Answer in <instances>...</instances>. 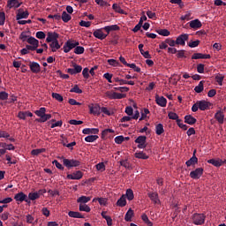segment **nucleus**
<instances>
[{"label":"nucleus","instance_id":"1","mask_svg":"<svg viewBox=\"0 0 226 226\" xmlns=\"http://www.w3.org/2000/svg\"><path fill=\"white\" fill-rule=\"evenodd\" d=\"M211 107V103L206 100L197 101L192 107V112H197V110H207Z\"/></svg>","mask_w":226,"mask_h":226},{"label":"nucleus","instance_id":"2","mask_svg":"<svg viewBox=\"0 0 226 226\" xmlns=\"http://www.w3.org/2000/svg\"><path fill=\"white\" fill-rule=\"evenodd\" d=\"M45 112H47V109L43 107L34 111V114L40 117V119L37 120L39 123H46V121H49V119L52 118V115L45 114Z\"/></svg>","mask_w":226,"mask_h":226},{"label":"nucleus","instance_id":"3","mask_svg":"<svg viewBox=\"0 0 226 226\" xmlns=\"http://www.w3.org/2000/svg\"><path fill=\"white\" fill-rule=\"evenodd\" d=\"M63 163L67 169H73V167H80V160L63 158Z\"/></svg>","mask_w":226,"mask_h":226},{"label":"nucleus","instance_id":"4","mask_svg":"<svg viewBox=\"0 0 226 226\" xmlns=\"http://www.w3.org/2000/svg\"><path fill=\"white\" fill-rule=\"evenodd\" d=\"M79 45V43L77 41H72V40L67 41L64 44V47H63L64 54H68V52H70V50L75 49V47H77Z\"/></svg>","mask_w":226,"mask_h":226},{"label":"nucleus","instance_id":"5","mask_svg":"<svg viewBox=\"0 0 226 226\" xmlns=\"http://www.w3.org/2000/svg\"><path fill=\"white\" fill-rule=\"evenodd\" d=\"M192 222L194 225H203L204 222H206V215L204 214H194Z\"/></svg>","mask_w":226,"mask_h":226},{"label":"nucleus","instance_id":"6","mask_svg":"<svg viewBox=\"0 0 226 226\" xmlns=\"http://www.w3.org/2000/svg\"><path fill=\"white\" fill-rule=\"evenodd\" d=\"M106 96L109 97V100H123V98H125L126 94L117 92L108 91L106 92Z\"/></svg>","mask_w":226,"mask_h":226},{"label":"nucleus","instance_id":"7","mask_svg":"<svg viewBox=\"0 0 226 226\" xmlns=\"http://www.w3.org/2000/svg\"><path fill=\"white\" fill-rule=\"evenodd\" d=\"M88 109L90 114H94V116H100L102 114V107H100V104L98 103L88 105Z\"/></svg>","mask_w":226,"mask_h":226},{"label":"nucleus","instance_id":"8","mask_svg":"<svg viewBox=\"0 0 226 226\" xmlns=\"http://www.w3.org/2000/svg\"><path fill=\"white\" fill-rule=\"evenodd\" d=\"M202 174H204V169L198 168L190 172V177H192V179H200Z\"/></svg>","mask_w":226,"mask_h":226},{"label":"nucleus","instance_id":"9","mask_svg":"<svg viewBox=\"0 0 226 226\" xmlns=\"http://www.w3.org/2000/svg\"><path fill=\"white\" fill-rule=\"evenodd\" d=\"M14 200L16 202H27V204H31V200L27 199V195H26L24 192H20L14 196Z\"/></svg>","mask_w":226,"mask_h":226},{"label":"nucleus","instance_id":"10","mask_svg":"<svg viewBox=\"0 0 226 226\" xmlns=\"http://www.w3.org/2000/svg\"><path fill=\"white\" fill-rule=\"evenodd\" d=\"M188 34H180L176 39L177 45H181L182 47H185L186 45V41H188Z\"/></svg>","mask_w":226,"mask_h":226},{"label":"nucleus","instance_id":"11","mask_svg":"<svg viewBox=\"0 0 226 226\" xmlns=\"http://www.w3.org/2000/svg\"><path fill=\"white\" fill-rule=\"evenodd\" d=\"M147 139V138L146 136H139L135 139V143L138 144L139 149H145V147H147V145H146Z\"/></svg>","mask_w":226,"mask_h":226},{"label":"nucleus","instance_id":"12","mask_svg":"<svg viewBox=\"0 0 226 226\" xmlns=\"http://www.w3.org/2000/svg\"><path fill=\"white\" fill-rule=\"evenodd\" d=\"M58 38H59V34L56 32H49L47 34L46 41L47 43H50L52 41H57Z\"/></svg>","mask_w":226,"mask_h":226},{"label":"nucleus","instance_id":"13","mask_svg":"<svg viewBox=\"0 0 226 226\" xmlns=\"http://www.w3.org/2000/svg\"><path fill=\"white\" fill-rule=\"evenodd\" d=\"M84 174H82V171L78 170L76 172H73L72 174L67 175V179L76 180L79 181V179H82Z\"/></svg>","mask_w":226,"mask_h":226},{"label":"nucleus","instance_id":"14","mask_svg":"<svg viewBox=\"0 0 226 226\" xmlns=\"http://www.w3.org/2000/svg\"><path fill=\"white\" fill-rule=\"evenodd\" d=\"M195 153H197L196 150H194L193 155L192 156V158H190L188 161H186L185 165L187 167H192V166L197 165V163H199V159L197 158V156H195Z\"/></svg>","mask_w":226,"mask_h":226},{"label":"nucleus","instance_id":"15","mask_svg":"<svg viewBox=\"0 0 226 226\" xmlns=\"http://www.w3.org/2000/svg\"><path fill=\"white\" fill-rule=\"evenodd\" d=\"M155 103L159 105V107H167V99L163 96L155 95Z\"/></svg>","mask_w":226,"mask_h":226},{"label":"nucleus","instance_id":"16","mask_svg":"<svg viewBox=\"0 0 226 226\" xmlns=\"http://www.w3.org/2000/svg\"><path fill=\"white\" fill-rule=\"evenodd\" d=\"M29 17V11L19 9L18 13L16 15L17 20H22V19H27Z\"/></svg>","mask_w":226,"mask_h":226},{"label":"nucleus","instance_id":"17","mask_svg":"<svg viewBox=\"0 0 226 226\" xmlns=\"http://www.w3.org/2000/svg\"><path fill=\"white\" fill-rule=\"evenodd\" d=\"M22 3L19 2V0H8L7 1V8L11 10V8H20Z\"/></svg>","mask_w":226,"mask_h":226},{"label":"nucleus","instance_id":"18","mask_svg":"<svg viewBox=\"0 0 226 226\" xmlns=\"http://www.w3.org/2000/svg\"><path fill=\"white\" fill-rule=\"evenodd\" d=\"M29 66H30V70L33 73H40V72H41L40 64H38L36 62H31Z\"/></svg>","mask_w":226,"mask_h":226},{"label":"nucleus","instance_id":"19","mask_svg":"<svg viewBox=\"0 0 226 226\" xmlns=\"http://www.w3.org/2000/svg\"><path fill=\"white\" fill-rule=\"evenodd\" d=\"M94 38H97L98 40H105L107 38L108 34H103V31L102 29H97L94 32Z\"/></svg>","mask_w":226,"mask_h":226},{"label":"nucleus","instance_id":"20","mask_svg":"<svg viewBox=\"0 0 226 226\" xmlns=\"http://www.w3.org/2000/svg\"><path fill=\"white\" fill-rule=\"evenodd\" d=\"M192 59H211V55L202 54V53H194L192 56Z\"/></svg>","mask_w":226,"mask_h":226},{"label":"nucleus","instance_id":"21","mask_svg":"<svg viewBox=\"0 0 226 226\" xmlns=\"http://www.w3.org/2000/svg\"><path fill=\"white\" fill-rule=\"evenodd\" d=\"M189 26L192 29H200L202 27V22L199 19H193L190 21Z\"/></svg>","mask_w":226,"mask_h":226},{"label":"nucleus","instance_id":"22","mask_svg":"<svg viewBox=\"0 0 226 226\" xmlns=\"http://www.w3.org/2000/svg\"><path fill=\"white\" fill-rule=\"evenodd\" d=\"M19 119H22L23 121H26V117H33V114L31 111H19L18 113Z\"/></svg>","mask_w":226,"mask_h":226},{"label":"nucleus","instance_id":"23","mask_svg":"<svg viewBox=\"0 0 226 226\" xmlns=\"http://www.w3.org/2000/svg\"><path fill=\"white\" fill-rule=\"evenodd\" d=\"M26 41L27 43H29V45L35 47V49H38V47H40V41H38L36 38L33 36L28 37Z\"/></svg>","mask_w":226,"mask_h":226},{"label":"nucleus","instance_id":"24","mask_svg":"<svg viewBox=\"0 0 226 226\" xmlns=\"http://www.w3.org/2000/svg\"><path fill=\"white\" fill-rule=\"evenodd\" d=\"M148 197L154 204H160V198L158 197V192H148Z\"/></svg>","mask_w":226,"mask_h":226},{"label":"nucleus","instance_id":"25","mask_svg":"<svg viewBox=\"0 0 226 226\" xmlns=\"http://www.w3.org/2000/svg\"><path fill=\"white\" fill-rule=\"evenodd\" d=\"M215 118L220 124H223V119H225V115L222 112V110H219L215 114Z\"/></svg>","mask_w":226,"mask_h":226},{"label":"nucleus","instance_id":"26","mask_svg":"<svg viewBox=\"0 0 226 226\" xmlns=\"http://www.w3.org/2000/svg\"><path fill=\"white\" fill-rule=\"evenodd\" d=\"M207 163L214 165V167H222L223 165V161L222 159H210Z\"/></svg>","mask_w":226,"mask_h":226},{"label":"nucleus","instance_id":"27","mask_svg":"<svg viewBox=\"0 0 226 226\" xmlns=\"http://www.w3.org/2000/svg\"><path fill=\"white\" fill-rule=\"evenodd\" d=\"M49 48L53 52H57L59 49H61V45L59 44V41H53L49 43Z\"/></svg>","mask_w":226,"mask_h":226},{"label":"nucleus","instance_id":"28","mask_svg":"<svg viewBox=\"0 0 226 226\" xmlns=\"http://www.w3.org/2000/svg\"><path fill=\"white\" fill-rule=\"evenodd\" d=\"M185 123L187 124H195L197 123V118L193 117L192 115H186L185 117Z\"/></svg>","mask_w":226,"mask_h":226},{"label":"nucleus","instance_id":"29","mask_svg":"<svg viewBox=\"0 0 226 226\" xmlns=\"http://www.w3.org/2000/svg\"><path fill=\"white\" fill-rule=\"evenodd\" d=\"M103 29L109 34V33H110V31H119V26H117V25L106 26L103 27Z\"/></svg>","mask_w":226,"mask_h":226},{"label":"nucleus","instance_id":"30","mask_svg":"<svg viewBox=\"0 0 226 226\" xmlns=\"http://www.w3.org/2000/svg\"><path fill=\"white\" fill-rule=\"evenodd\" d=\"M117 206L119 207H124V206H126V196H124V194L117 201Z\"/></svg>","mask_w":226,"mask_h":226},{"label":"nucleus","instance_id":"31","mask_svg":"<svg viewBox=\"0 0 226 226\" xmlns=\"http://www.w3.org/2000/svg\"><path fill=\"white\" fill-rule=\"evenodd\" d=\"M100 132V130H98V128H93V129H83L82 133H84V135H89V133H94V135H96L98 132Z\"/></svg>","mask_w":226,"mask_h":226},{"label":"nucleus","instance_id":"32","mask_svg":"<svg viewBox=\"0 0 226 226\" xmlns=\"http://www.w3.org/2000/svg\"><path fill=\"white\" fill-rule=\"evenodd\" d=\"M135 158H138L139 160H147L149 156L146 154L144 152H136L134 154Z\"/></svg>","mask_w":226,"mask_h":226},{"label":"nucleus","instance_id":"33","mask_svg":"<svg viewBox=\"0 0 226 226\" xmlns=\"http://www.w3.org/2000/svg\"><path fill=\"white\" fill-rule=\"evenodd\" d=\"M40 193H41V190L39 192H30L28 194V200H36V199H40Z\"/></svg>","mask_w":226,"mask_h":226},{"label":"nucleus","instance_id":"34","mask_svg":"<svg viewBox=\"0 0 226 226\" xmlns=\"http://www.w3.org/2000/svg\"><path fill=\"white\" fill-rule=\"evenodd\" d=\"M89 200H91V197H87V196H81L77 200V202L79 204H87V202H89Z\"/></svg>","mask_w":226,"mask_h":226},{"label":"nucleus","instance_id":"35","mask_svg":"<svg viewBox=\"0 0 226 226\" xmlns=\"http://www.w3.org/2000/svg\"><path fill=\"white\" fill-rule=\"evenodd\" d=\"M133 215H134V213L132 210V208H129L124 216L125 222H130L132 220V218H133Z\"/></svg>","mask_w":226,"mask_h":226},{"label":"nucleus","instance_id":"36","mask_svg":"<svg viewBox=\"0 0 226 226\" xmlns=\"http://www.w3.org/2000/svg\"><path fill=\"white\" fill-rule=\"evenodd\" d=\"M194 91L195 93H198V94L202 93V91H204V81H200L198 86L194 87Z\"/></svg>","mask_w":226,"mask_h":226},{"label":"nucleus","instance_id":"37","mask_svg":"<svg viewBox=\"0 0 226 226\" xmlns=\"http://www.w3.org/2000/svg\"><path fill=\"white\" fill-rule=\"evenodd\" d=\"M165 132V130L163 129V124H158L155 126V133L156 135H162V133H163Z\"/></svg>","mask_w":226,"mask_h":226},{"label":"nucleus","instance_id":"38","mask_svg":"<svg viewBox=\"0 0 226 226\" xmlns=\"http://www.w3.org/2000/svg\"><path fill=\"white\" fill-rule=\"evenodd\" d=\"M112 9H113L114 11H116L117 13H121L122 15H124V11L121 9V6H119V4H113Z\"/></svg>","mask_w":226,"mask_h":226},{"label":"nucleus","instance_id":"39","mask_svg":"<svg viewBox=\"0 0 226 226\" xmlns=\"http://www.w3.org/2000/svg\"><path fill=\"white\" fill-rule=\"evenodd\" d=\"M125 198L128 199L129 200H133V199L135 198L133 194V190L127 189L125 193Z\"/></svg>","mask_w":226,"mask_h":226},{"label":"nucleus","instance_id":"40","mask_svg":"<svg viewBox=\"0 0 226 226\" xmlns=\"http://www.w3.org/2000/svg\"><path fill=\"white\" fill-rule=\"evenodd\" d=\"M61 17L63 22H70V20H72V16L68 14L66 11H63Z\"/></svg>","mask_w":226,"mask_h":226},{"label":"nucleus","instance_id":"41","mask_svg":"<svg viewBox=\"0 0 226 226\" xmlns=\"http://www.w3.org/2000/svg\"><path fill=\"white\" fill-rule=\"evenodd\" d=\"M68 215L70 218H82V214L75 211H70Z\"/></svg>","mask_w":226,"mask_h":226},{"label":"nucleus","instance_id":"42","mask_svg":"<svg viewBox=\"0 0 226 226\" xmlns=\"http://www.w3.org/2000/svg\"><path fill=\"white\" fill-rule=\"evenodd\" d=\"M156 33H158L160 36H170V31L167 29H159L156 30Z\"/></svg>","mask_w":226,"mask_h":226},{"label":"nucleus","instance_id":"43","mask_svg":"<svg viewBox=\"0 0 226 226\" xmlns=\"http://www.w3.org/2000/svg\"><path fill=\"white\" fill-rule=\"evenodd\" d=\"M98 140V135H88L85 138L86 142H94Z\"/></svg>","mask_w":226,"mask_h":226},{"label":"nucleus","instance_id":"44","mask_svg":"<svg viewBox=\"0 0 226 226\" xmlns=\"http://www.w3.org/2000/svg\"><path fill=\"white\" fill-rule=\"evenodd\" d=\"M41 153H45V148H38L31 151L33 156H38V154H41Z\"/></svg>","mask_w":226,"mask_h":226},{"label":"nucleus","instance_id":"45","mask_svg":"<svg viewBox=\"0 0 226 226\" xmlns=\"http://www.w3.org/2000/svg\"><path fill=\"white\" fill-rule=\"evenodd\" d=\"M141 220H143V222H144L145 223H147V225H148V226H153V222H150V221H149V217H147V215L143 214V215H141Z\"/></svg>","mask_w":226,"mask_h":226},{"label":"nucleus","instance_id":"46","mask_svg":"<svg viewBox=\"0 0 226 226\" xmlns=\"http://www.w3.org/2000/svg\"><path fill=\"white\" fill-rule=\"evenodd\" d=\"M96 170L99 172H105V163L103 162H99L95 165Z\"/></svg>","mask_w":226,"mask_h":226},{"label":"nucleus","instance_id":"47","mask_svg":"<svg viewBox=\"0 0 226 226\" xmlns=\"http://www.w3.org/2000/svg\"><path fill=\"white\" fill-rule=\"evenodd\" d=\"M120 165L122 167H124V169H132V164H130V162H128V160H122L120 161Z\"/></svg>","mask_w":226,"mask_h":226},{"label":"nucleus","instance_id":"48","mask_svg":"<svg viewBox=\"0 0 226 226\" xmlns=\"http://www.w3.org/2000/svg\"><path fill=\"white\" fill-rule=\"evenodd\" d=\"M79 211H84L85 213H89L91 211V207L86 204H79Z\"/></svg>","mask_w":226,"mask_h":226},{"label":"nucleus","instance_id":"49","mask_svg":"<svg viewBox=\"0 0 226 226\" xmlns=\"http://www.w3.org/2000/svg\"><path fill=\"white\" fill-rule=\"evenodd\" d=\"M70 93H76L77 94H82V89L79 87V85H75L71 88Z\"/></svg>","mask_w":226,"mask_h":226},{"label":"nucleus","instance_id":"50","mask_svg":"<svg viewBox=\"0 0 226 226\" xmlns=\"http://www.w3.org/2000/svg\"><path fill=\"white\" fill-rule=\"evenodd\" d=\"M51 95H52V98L56 100V102H63V100H64L63 95H61V94L52 93Z\"/></svg>","mask_w":226,"mask_h":226},{"label":"nucleus","instance_id":"51","mask_svg":"<svg viewBox=\"0 0 226 226\" xmlns=\"http://www.w3.org/2000/svg\"><path fill=\"white\" fill-rule=\"evenodd\" d=\"M177 126H179V128H181L182 130H188V125L183 124V121L181 119H177Z\"/></svg>","mask_w":226,"mask_h":226},{"label":"nucleus","instance_id":"52","mask_svg":"<svg viewBox=\"0 0 226 226\" xmlns=\"http://www.w3.org/2000/svg\"><path fill=\"white\" fill-rule=\"evenodd\" d=\"M115 91H120V93H128L130 88L128 87H114Z\"/></svg>","mask_w":226,"mask_h":226},{"label":"nucleus","instance_id":"53","mask_svg":"<svg viewBox=\"0 0 226 226\" xmlns=\"http://www.w3.org/2000/svg\"><path fill=\"white\" fill-rule=\"evenodd\" d=\"M165 43H167V45H170V47H176V45H177V41L170 38L166 39Z\"/></svg>","mask_w":226,"mask_h":226},{"label":"nucleus","instance_id":"54","mask_svg":"<svg viewBox=\"0 0 226 226\" xmlns=\"http://www.w3.org/2000/svg\"><path fill=\"white\" fill-rule=\"evenodd\" d=\"M223 79H225V76L223 75L215 76V80L219 84V86H223Z\"/></svg>","mask_w":226,"mask_h":226},{"label":"nucleus","instance_id":"55","mask_svg":"<svg viewBox=\"0 0 226 226\" xmlns=\"http://www.w3.org/2000/svg\"><path fill=\"white\" fill-rule=\"evenodd\" d=\"M169 119H173L174 121H177L179 119V116H177L175 112H169L168 114Z\"/></svg>","mask_w":226,"mask_h":226},{"label":"nucleus","instance_id":"56","mask_svg":"<svg viewBox=\"0 0 226 226\" xmlns=\"http://www.w3.org/2000/svg\"><path fill=\"white\" fill-rule=\"evenodd\" d=\"M84 50H85L84 47H82V46H76L74 48V54L80 55V54H82L84 52Z\"/></svg>","mask_w":226,"mask_h":226},{"label":"nucleus","instance_id":"57","mask_svg":"<svg viewBox=\"0 0 226 226\" xmlns=\"http://www.w3.org/2000/svg\"><path fill=\"white\" fill-rule=\"evenodd\" d=\"M94 2L99 6H110V4H108L107 1L105 0H94Z\"/></svg>","mask_w":226,"mask_h":226},{"label":"nucleus","instance_id":"58","mask_svg":"<svg viewBox=\"0 0 226 226\" xmlns=\"http://www.w3.org/2000/svg\"><path fill=\"white\" fill-rule=\"evenodd\" d=\"M199 43H200V41H191L188 45L191 49H195V47H199Z\"/></svg>","mask_w":226,"mask_h":226},{"label":"nucleus","instance_id":"59","mask_svg":"<svg viewBox=\"0 0 226 226\" xmlns=\"http://www.w3.org/2000/svg\"><path fill=\"white\" fill-rule=\"evenodd\" d=\"M35 36H36V38H38V40H45L46 34H45V32H43V31H39V32H37V33L35 34Z\"/></svg>","mask_w":226,"mask_h":226},{"label":"nucleus","instance_id":"60","mask_svg":"<svg viewBox=\"0 0 226 226\" xmlns=\"http://www.w3.org/2000/svg\"><path fill=\"white\" fill-rule=\"evenodd\" d=\"M127 66L132 68L134 72H137V73H140V68L138 67L135 64H129Z\"/></svg>","mask_w":226,"mask_h":226},{"label":"nucleus","instance_id":"61","mask_svg":"<svg viewBox=\"0 0 226 226\" xmlns=\"http://www.w3.org/2000/svg\"><path fill=\"white\" fill-rule=\"evenodd\" d=\"M115 142L116 144H123V142H124V137L123 135L117 136L115 138Z\"/></svg>","mask_w":226,"mask_h":226},{"label":"nucleus","instance_id":"62","mask_svg":"<svg viewBox=\"0 0 226 226\" xmlns=\"http://www.w3.org/2000/svg\"><path fill=\"white\" fill-rule=\"evenodd\" d=\"M147 15L148 19H152L154 20H156V13L153 12V11H147Z\"/></svg>","mask_w":226,"mask_h":226},{"label":"nucleus","instance_id":"63","mask_svg":"<svg viewBox=\"0 0 226 226\" xmlns=\"http://www.w3.org/2000/svg\"><path fill=\"white\" fill-rule=\"evenodd\" d=\"M101 112L105 114L106 116H112V112L109 109H108L106 107L101 108Z\"/></svg>","mask_w":226,"mask_h":226},{"label":"nucleus","instance_id":"64","mask_svg":"<svg viewBox=\"0 0 226 226\" xmlns=\"http://www.w3.org/2000/svg\"><path fill=\"white\" fill-rule=\"evenodd\" d=\"M26 218V223H30V224L34 223V217L33 215H27Z\"/></svg>","mask_w":226,"mask_h":226}]
</instances>
